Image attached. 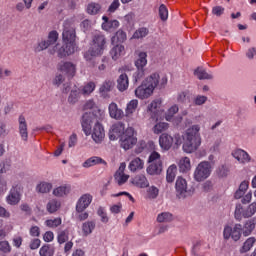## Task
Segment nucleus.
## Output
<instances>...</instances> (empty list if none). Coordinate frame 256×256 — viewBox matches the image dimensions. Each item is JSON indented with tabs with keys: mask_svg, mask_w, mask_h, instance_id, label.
<instances>
[{
	"mask_svg": "<svg viewBox=\"0 0 256 256\" xmlns=\"http://www.w3.org/2000/svg\"><path fill=\"white\" fill-rule=\"evenodd\" d=\"M76 30L77 28L73 22L70 20L64 21L62 32L63 45L60 46L59 44H56L49 50L50 55H55V53H57L60 59L73 55V53H75V41H77Z\"/></svg>",
	"mask_w": 256,
	"mask_h": 256,
	"instance_id": "nucleus-1",
	"label": "nucleus"
},
{
	"mask_svg": "<svg viewBox=\"0 0 256 256\" xmlns=\"http://www.w3.org/2000/svg\"><path fill=\"white\" fill-rule=\"evenodd\" d=\"M167 85L166 76L160 77L159 73H153L135 89V95L138 99H149L153 95L155 89H163Z\"/></svg>",
	"mask_w": 256,
	"mask_h": 256,
	"instance_id": "nucleus-2",
	"label": "nucleus"
},
{
	"mask_svg": "<svg viewBox=\"0 0 256 256\" xmlns=\"http://www.w3.org/2000/svg\"><path fill=\"white\" fill-rule=\"evenodd\" d=\"M105 47H107V38H105V35L101 33L95 34L92 37L89 49L83 54L85 61H93L95 57H101L105 51Z\"/></svg>",
	"mask_w": 256,
	"mask_h": 256,
	"instance_id": "nucleus-3",
	"label": "nucleus"
},
{
	"mask_svg": "<svg viewBox=\"0 0 256 256\" xmlns=\"http://www.w3.org/2000/svg\"><path fill=\"white\" fill-rule=\"evenodd\" d=\"M201 127L199 125H192L186 130V139L183 144L184 153H195L201 147Z\"/></svg>",
	"mask_w": 256,
	"mask_h": 256,
	"instance_id": "nucleus-4",
	"label": "nucleus"
},
{
	"mask_svg": "<svg viewBox=\"0 0 256 256\" xmlns=\"http://www.w3.org/2000/svg\"><path fill=\"white\" fill-rule=\"evenodd\" d=\"M148 163L146 168L148 175H161L163 173V160L159 152L153 151L148 158Z\"/></svg>",
	"mask_w": 256,
	"mask_h": 256,
	"instance_id": "nucleus-5",
	"label": "nucleus"
},
{
	"mask_svg": "<svg viewBox=\"0 0 256 256\" xmlns=\"http://www.w3.org/2000/svg\"><path fill=\"white\" fill-rule=\"evenodd\" d=\"M173 143L176 147H179L183 143V136L180 134H175L174 137L168 133H162L159 137V145L164 151H169L173 147Z\"/></svg>",
	"mask_w": 256,
	"mask_h": 256,
	"instance_id": "nucleus-6",
	"label": "nucleus"
},
{
	"mask_svg": "<svg viewBox=\"0 0 256 256\" xmlns=\"http://www.w3.org/2000/svg\"><path fill=\"white\" fill-rule=\"evenodd\" d=\"M147 66V52L138 53V58L135 61L137 71L133 74L134 83H139L145 77V67Z\"/></svg>",
	"mask_w": 256,
	"mask_h": 256,
	"instance_id": "nucleus-7",
	"label": "nucleus"
},
{
	"mask_svg": "<svg viewBox=\"0 0 256 256\" xmlns=\"http://www.w3.org/2000/svg\"><path fill=\"white\" fill-rule=\"evenodd\" d=\"M136 144L137 137H135V129H133V127H128L120 138V147L125 151H129V149H133V146Z\"/></svg>",
	"mask_w": 256,
	"mask_h": 256,
	"instance_id": "nucleus-8",
	"label": "nucleus"
},
{
	"mask_svg": "<svg viewBox=\"0 0 256 256\" xmlns=\"http://www.w3.org/2000/svg\"><path fill=\"white\" fill-rule=\"evenodd\" d=\"M211 175V163L207 161L200 162L194 171V179L198 183L209 179Z\"/></svg>",
	"mask_w": 256,
	"mask_h": 256,
	"instance_id": "nucleus-9",
	"label": "nucleus"
},
{
	"mask_svg": "<svg viewBox=\"0 0 256 256\" xmlns=\"http://www.w3.org/2000/svg\"><path fill=\"white\" fill-rule=\"evenodd\" d=\"M58 39L59 32H57V30L50 31L46 40H41L38 42V45L34 48L35 53H41V51L49 49L51 45H55L57 43Z\"/></svg>",
	"mask_w": 256,
	"mask_h": 256,
	"instance_id": "nucleus-10",
	"label": "nucleus"
},
{
	"mask_svg": "<svg viewBox=\"0 0 256 256\" xmlns=\"http://www.w3.org/2000/svg\"><path fill=\"white\" fill-rule=\"evenodd\" d=\"M22 193L23 185H21V183L14 184L6 197V203L12 206L19 205Z\"/></svg>",
	"mask_w": 256,
	"mask_h": 256,
	"instance_id": "nucleus-11",
	"label": "nucleus"
},
{
	"mask_svg": "<svg viewBox=\"0 0 256 256\" xmlns=\"http://www.w3.org/2000/svg\"><path fill=\"white\" fill-rule=\"evenodd\" d=\"M241 231H243V226L241 224H235L232 228L231 226H225L223 231L224 239H233V241H239L241 239Z\"/></svg>",
	"mask_w": 256,
	"mask_h": 256,
	"instance_id": "nucleus-12",
	"label": "nucleus"
},
{
	"mask_svg": "<svg viewBox=\"0 0 256 256\" xmlns=\"http://www.w3.org/2000/svg\"><path fill=\"white\" fill-rule=\"evenodd\" d=\"M125 124L122 122H117L112 125L109 131V139L110 141H117V139H121L123 135H125Z\"/></svg>",
	"mask_w": 256,
	"mask_h": 256,
	"instance_id": "nucleus-13",
	"label": "nucleus"
},
{
	"mask_svg": "<svg viewBox=\"0 0 256 256\" xmlns=\"http://www.w3.org/2000/svg\"><path fill=\"white\" fill-rule=\"evenodd\" d=\"M177 197L179 199H185L188 195H191V191L187 190V180L183 177H178L175 184Z\"/></svg>",
	"mask_w": 256,
	"mask_h": 256,
	"instance_id": "nucleus-14",
	"label": "nucleus"
},
{
	"mask_svg": "<svg viewBox=\"0 0 256 256\" xmlns=\"http://www.w3.org/2000/svg\"><path fill=\"white\" fill-rule=\"evenodd\" d=\"M58 71H61V73L67 75L69 79H72V77H75L77 68L75 67V64H73L72 62L61 61L58 64Z\"/></svg>",
	"mask_w": 256,
	"mask_h": 256,
	"instance_id": "nucleus-15",
	"label": "nucleus"
},
{
	"mask_svg": "<svg viewBox=\"0 0 256 256\" xmlns=\"http://www.w3.org/2000/svg\"><path fill=\"white\" fill-rule=\"evenodd\" d=\"M18 132L22 139V141H29V130L27 126V119H25V116L21 114L18 118Z\"/></svg>",
	"mask_w": 256,
	"mask_h": 256,
	"instance_id": "nucleus-16",
	"label": "nucleus"
},
{
	"mask_svg": "<svg viewBox=\"0 0 256 256\" xmlns=\"http://www.w3.org/2000/svg\"><path fill=\"white\" fill-rule=\"evenodd\" d=\"M92 201L93 196L91 194H83L76 204V211H85L91 205Z\"/></svg>",
	"mask_w": 256,
	"mask_h": 256,
	"instance_id": "nucleus-17",
	"label": "nucleus"
},
{
	"mask_svg": "<svg viewBox=\"0 0 256 256\" xmlns=\"http://www.w3.org/2000/svg\"><path fill=\"white\" fill-rule=\"evenodd\" d=\"M108 111L111 119H116L119 121L125 117V112H123V110L120 109L115 102L109 104Z\"/></svg>",
	"mask_w": 256,
	"mask_h": 256,
	"instance_id": "nucleus-18",
	"label": "nucleus"
},
{
	"mask_svg": "<svg viewBox=\"0 0 256 256\" xmlns=\"http://www.w3.org/2000/svg\"><path fill=\"white\" fill-rule=\"evenodd\" d=\"M92 139L93 141H95V143H101V141L105 139V129L103 128V125H101L99 122L94 125L92 131Z\"/></svg>",
	"mask_w": 256,
	"mask_h": 256,
	"instance_id": "nucleus-19",
	"label": "nucleus"
},
{
	"mask_svg": "<svg viewBox=\"0 0 256 256\" xmlns=\"http://www.w3.org/2000/svg\"><path fill=\"white\" fill-rule=\"evenodd\" d=\"M232 157L237 159L239 163L245 164L251 162V156L243 149H237L232 152Z\"/></svg>",
	"mask_w": 256,
	"mask_h": 256,
	"instance_id": "nucleus-20",
	"label": "nucleus"
},
{
	"mask_svg": "<svg viewBox=\"0 0 256 256\" xmlns=\"http://www.w3.org/2000/svg\"><path fill=\"white\" fill-rule=\"evenodd\" d=\"M110 55L113 59V61H117V59H120L125 55V46L121 44H116L111 50Z\"/></svg>",
	"mask_w": 256,
	"mask_h": 256,
	"instance_id": "nucleus-21",
	"label": "nucleus"
},
{
	"mask_svg": "<svg viewBox=\"0 0 256 256\" xmlns=\"http://www.w3.org/2000/svg\"><path fill=\"white\" fill-rule=\"evenodd\" d=\"M132 183L135 185V187H139L140 189L149 187V180H147V177H145L143 174L135 176L132 179Z\"/></svg>",
	"mask_w": 256,
	"mask_h": 256,
	"instance_id": "nucleus-22",
	"label": "nucleus"
},
{
	"mask_svg": "<svg viewBox=\"0 0 256 256\" xmlns=\"http://www.w3.org/2000/svg\"><path fill=\"white\" fill-rule=\"evenodd\" d=\"M91 114L85 113L82 116V130L85 133V135H91Z\"/></svg>",
	"mask_w": 256,
	"mask_h": 256,
	"instance_id": "nucleus-23",
	"label": "nucleus"
},
{
	"mask_svg": "<svg viewBox=\"0 0 256 256\" xmlns=\"http://www.w3.org/2000/svg\"><path fill=\"white\" fill-rule=\"evenodd\" d=\"M107 165V162L103 160V158L99 156H93L88 158L84 163L83 167L89 168V167H94V165Z\"/></svg>",
	"mask_w": 256,
	"mask_h": 256,
	"instance_id": "nucleus-24",
	"label": "nucleus"
},
{
	"mask_svg": "<svg viewBox=\"0 0 256 256\" xmlns=\"http://www.w3.org/2000/svg\"><path fill=\"white\" fill-rule=\"evenodd\" d=\"M129 88V76L127 74H121L117 79V89L121 92L127 91Z\"/></svg>",
	"mask_w": 256,
	"mask_h": 256,
	"instance_id": "nucleus-25",
	"label": "nucleus"
},
{
	"mask_svg": "<svg viewBox=\"0 0 256 256\" xmlns=\"http://www.w3.org/2000/svg\"><path fill=\"white\" fill-rule=\"evenodd\" d=\"M143 167H145V162L139 157L131 160L129 164V169L132 171V173H135V171H141Z\"/></svg>",
	"mask_w": 256,
	"mask_h": 256,
	"instance_id": "nucleus-26",
	"label": "nucleus"
},
{
	"mask_svg": "<svg viewBox=\"0 0 256 256\" xmlns=\"http://www.w3.org/2000/svg\"><path fill=\"white\" fill-rule=\"evenodd\" d=\"M256 220L255 218H252L244 224V227L242 228V233L244 237H249L251 233H253V229H255Z\"/></svg>",
	"mask_w": 256,
	"mask_h": 256,
	"instance_id": "nucleus-27",
	"label": "nucleus"
},
{
	"mask_svg": "<svg viewBox=\"0 0 256 256\" xmlns=\"http://www.w3.org/2000/svg\"><path fill=\"white\" fill-rule=\"evenodd\" d=\"M95 221H86L82 224V232L84 237H89L95 231Z\"/></svg>",
	"mask_w": 256,
	"mask_h": 256,
	"instance_id": "nucleus-28",
	"label": "nucleus"
},
{
	"mask_svg": "<svg viewBox=\"0 0 256 256\" xmlns=\"http://www.w3.org/2000/svg\"><path fill=\"white\" fill-rule=\"evenodd\" d=\"M80 97L81 89H79L77 86H74V88L70 91V95L68 96V103H70V105H75V103L79 101Z\"/></svg>",
	"mask_w": 256,
	"mask_h": 256,
	"instance_id": "nucleus-29",
	"label": "nucleus"
},
{
	"mask_svg": "<svg viewBox=\"0 0 256 256\" xmlns=\"http://www.w3.org/2000/svg\"><path fill=\"white\" fill-rule=\"evenodd\" d=\"M137 107H139V100L137 99H133L131 100L125 109V115L126 117H131V115H133V113H135V111H137Z\"/></svg>",
	"mask_w": 256,
	"mask_h": 256,
	"instance_id": "nucleus-30",
	"label": "nucleus"
},
{
	"mask_svg": "<svg viewBox=\"0 0 256 256\" xmlns=\"http://www.w3.org/2000/svg\"><path fill=\"white\" fill-rule=\"evenodd\" d=\"M112 44L125 43L127 41V33L123 30H118L116 34L111 38Z\"/></svg>",
	"mask_w": 256,
	"mask_h": 256,
	"instance_id": "nucleus-31",
	"label": "nucleus"
},
{
	"mask_svg": "<svg viewBox=\"0 0 256 256\" xmlns=\"http://www.w3.org/2000/svg\"><path fill=\"white\" fill-rule=\"evenodd\" d=\"M175 177H177V165L172 164L168 167L166 172L167 183H173V181H175Z\"/></svg>",
	"mask_w": 256,
	"mask_h": 256,
	"instance_id": "nucleus-32",
	"label": "nucleus"
},
{
	"mask_svg": "<svg viewBox=\"0 0 256 256\" xmlns=\"http://www.w3.org/2000/svg\"><path fill=\"white\" fill-rule=\"evenodd\" d=\"M71 192V186H60L57 187L53 190V195H55V197H65V195H69V193Z\"/></svg>",
	"mask_w": 256,
	"mask_h": 256,
	"instance_id": "nucleus-33",
	"label": "nucleus"
},
{
	"mask_svg": "<svg viewBox=\"0 0 256 256\" xmlns=\"http://www.w3.org/2000/svg\"><path fill=\"white\" fill-rule=\"evenodd\" d=\"M178 165L181 173H187V171H191V159H189V157L182 158Z\"/></svg>",
	"mask_w": 256,
	"mask_h": 256,
	"instance_id": "nucleus-34",
	"label": "nucleus"
},
{
	"mask_svg": "<svg viewBox=\"0 0 256 256\" xmlns=\"http://www.w3.org/2000/svg\"><path fill=\"white\" fill-rule=\"evenodd\" d=\"M40 256H53L55 255V247L50 244H45L40 248L39 251Z\"/></svg>",
	"mask_w": 256,
	"mask_h": 256,
	"instance_id": "nucleus-35",
	"label": "nucleus"
},
{
	"mask_svg": "<svg viewBox=\"0 0 256 256\" xmlns=\"http://www.w3.org/2000/svg\"><path fill=\"white\" fill-rule=\"evenodd\" d=\"M247 189H249V182H247V181L241 182L238 190L234 194V197L236 199H241V197H243V195H245V191H247Z\"/></svg>",
	"mask_w": 256,
	"mask_h": 256,
	"instance_id": "nucleus-36",
	"label": "nucleus"
},
{
	"mask_svg": "<svg viewBox=\"0 0 256 256\" xmlns=\"http://www.w3.org/2000/svg\"><path fill=\"white\" fill-rule=\"evenodd\" d=\"M119 25L118 20H110L109 22L102 23V29L104 31H115V29H118Z\"/></svg>",
	"mask_w": 256,
	"mask_h": 256,
	"instance_id": "nucleus-37",
	"label": "nucleus"
},
{
	"mask_svg": "<svg viewBox=\"0 0 256 256\" xmlns=\"http://www.w3.org/2000/svg\"><path fill=\"white\" fill-rule=\"evenodd\" d=\"M51 189H53V184L49 182H41L36 186L38 193H50Z\"/></svg>",
	"mask_w": 256,
	"mask_h": 256,
	"instance_id": "nucleus-38",
	"label": "nucleus"
},
{
	"mask_svg": "<svg viewBox=\"0 0 256 256\" xmlns=\"http://www.w3.org/2000/svg\"><path fill=\"white\" fill-rule=\"evenodd\" d=\"M173 221V214L170 212H162L157 216L158 223H171Z\"/></svg>",
	"mask_w": 256,
	"mask_h": 256,
	"instance_id": "nucleus-39",
	"label": "nucleus"
},
{
	"mask_svg": "<svg viewBox=\"0 0 256 256\" xmlns=\"http://www.w3.org/2000/svg\"><path fill=\"white\" fill-rule=\"evenodd\" d=\"M177 113H179V106L173 105L172 107H170L165 114L166 121H173V118L175 117V115H177Z\"/></svg>",
	"mask_w": 256,
	"mask_h": 256,
	"instance_id": "nucleus-40",
	"label": "nucleus"
},
{
	"mask_svg": "<svg viewBox=\"0 0 256 256\" xmlns=\"http://www.w3.org/2000/svg\"><path fill=\"white\" fill-rule=\"evenodd\" d=\"M194 75L197 76L198 79L203 80V79H213V75L207 73V71H205V69L203 68H197L194 71Z\"/></svg>",
	"mask_w": 256,
	"mask_h": 256,
	"instance_id": "nucleus-41",
	"label": "nucleus"
},
{
	"mask_svg": "<svg viewBox=\"0 0 256 256\" xmlns=\"http://www.w3.org/2000/svg\"><path fill=\"white\" fill-rule=\"evenodd\" d=\"M99 11H101V4L95 3V2H91L88 4L87 13L89 15H97V13H99Z\"/></svg>",
	"mask_w": 256,
	"mask_h": 256,
	"instance_id": "nucleus-42",
	"label": "nucleus"
},
{
	"mask_svg": "<svg viewBox=\"0 0 256 256\" xmlns=\"http://www.w3.org/2000/svg\"><path fill=\"white\" fill-rule=\"evenodd\" d=\"M255 241V237L248 238L242 246L241 253H247V251H251V248L253 245H255Z\"/></svg>",
	"mask_w": 256,
	"mask_h": 256,
	"instance_id": "nucleus-43",
	"label": "nucleus"
},
{
	"mask_svg": "<svg viewBox=\"0 0 256 256\" xmlns=\"http://www.w3.org/2000/svg\"><path fill=\"white\" fill-rule=\"evenodd\" d=\"M169 129V123L167 122H159L154 126V133L159 135V133H163V131H167Z\"/></svg>",
	"mask_w": 256,
	"mask_h": 256,
	"instance_id": "nucleus-44",
	"label": "nucleus"
},
{
	"mask_svg": "<svg viewBox=\"0 0 256 256\" xmlns=\"http://www.w3.org/2000/svg\"><path fill=\"white\" fill-rule=\"evenodd\" d=\"M57 241L60 245L69 241V230H62L58 233Z\"/></svg>",
	"mask_w": 256,
	"mask_h": 256,
	"instance_id": "nucleus-45",
	"label": "nucleus"
},
{
	"mask_svg": "<svg viewBox=\"0 0 256 256\" xmlns=\"http://www.w3.org/2000/svg\"><path fill=\"white\" fill-rule=\"evenodd\" d=\"M256 212V202H253L248 206V208L243 212V217L245 219H249V217H253Z\"/></svg>",
	"mask_w": 256,
	"mask_h": 256,
	"instance_id": "nucleus-46",
	"label": "nucleus"
},
{
	"mask_svg": "<svg viewBox=\"0 0 256 256\" xmlns=\"http://www.w3.org/2000/svg\"><path fill=\"white\" fill-rule=\"evenodd\" d=\"M147 35H149V29L142 27L134 32L133 39H143V37H147Z\"/></svg>",
	"mask_w": 256,
	"mask_h": 256,
	"instance_id": "nucleus-47",
	"label": "nucleus"
},
{
	"mask_svg": "<svg viewBox=\"0 0 256 256\" xmlns=\"http://www.w3.org/2000/svg\"><path fill=\"white\" fill-rule=\"evenodd\" d=\"M95 91L94 82H88L81 90L82 95H91Z\"/></svg>",
	"mask_w": 256,
	"mask_h": 256,
	"instance_id": "nucleus-48",
	"label": "nucleus"
},
{
	"mask_svg": "<svg viewBox=\"0 0 256 256\" xmlns=\"http://www.w3.org/2000/svg\"><path fill=\"white\" fill-rule=\"evenodd\" d=\"M159 17L161 21H167L169 19V10L165 4H161L159 7Z\"/></svg>",
	"mask_w": 256,
	"mask_h": 256,
	"instance_id": "nucleus-49",
	"label": "nucleus"
},
{
	"mask_svg": "<svg viewBox=\"0 0 256 256\" xmlns=\"http://www.w3.org/2000/svg\"><path fill=\"white\" fill-rule=\"evenodd\" d=\"M216 175L220 178L227 177L229 175V166L227 165H220L216 169Z\"/></svg>",
	"mask_w": 256,
	"mask_h": 256,
	"instance_id": "nucleus-50",
	"label": "nucleus"
},
{
	"mask_svg": "<svg viewBox=\"0 0 256 256\" xmlns=\"http://www.w3.org/2000/svg\"><path fill=\"white\" fill-rule=\"evenodd\" d=\"M114 180L119 186L125 185L129 181V175L126 174H114Z\"/></svg>",
	"mask_w": 256,
	"mask_h": 256,
	"instance_id": "nucleus-51",
	"label": "nucleus"
},
{
	"mask_svg": "<svg viewBox=\"0 0 256 256\" xmlns=\"http://www.w3.org/2000/svg\"><path fill=\"white\" fill-rule=\"evenodd\" d=\"M147 197L148 199H157L159 197V188L155 186H151L147 189Z\"/></svg>",
	"mask_w": 256,
	"mask_h": 256,
	"instance_id": "nucleus-52",
	"label": "nucleus"
},
{
	"mask_svg": "<svg viewBox=\"0 0 256 256\" xmlns=\"http://www.w3.org/2000/svg\"><path fill=\"white\" fill-rule=\"evenodd\" d=\"M113 89V81L111 80H106L100 87V93H109Z\"/></svg>",
	"mask_w": 256,
	"mask_h": 256,
	"instance_id": "nucleus-53",
	"label": "nucleus"
},
{
	"mask_svg": "<svg viewBox=\"0 0 256 256\" xmlns=\"http://www.w3.org/2000/svg\"><path fill=\"white\" fill-rule=\"evenodd\" d=\"M97 215H99L102 223H109V216H107L105 208L99 207L97 210Z\"/></svg>",
	"mask_w": 256,
	"mask_h": 256,
	"instance_id": "nucleus-54",
	"label": "nucleus"
},
{
	"mask_svg": "<svg viewBox=\"0 0 256 256\" xmlns=\"http://www.w3.org/2000/svg\"><path fill=\"white\" fill-rule=\"evenodd\" d=\"M45 223L47 227H50L51 229H55L56 227H59V225H61L62 220L61 218H55V219L46 220Z\"/></svg>",
	"mask_w": 256,
	"mask_h": 256,
	"instance_id": "nucleus-55",
	"label": "nucleus"
},
{
	"mask_svg": "<svg viewBox=\"0 0 256 256\" xmlns=\"http://www.w3.org/2000/svg\"><path fill=\"white\" fill-rule=\"evenodd\" d=\"M60 206L61 204H59L57 200H51L47 204V211H49V213H55V211H57V209H59Z\"/></svg>",
	"mask_w": 256,
	"mask_h": 256,
	"instance_id": "nucleus-56",
	"label": "nucleus"
},
{
	"mask_svg": "<svg viewBox=\"0 0 256 256\" xmlns=\"http://www.w3.org/2000/svg\"><path fill=\"white\" fill-rule=\"evenodd\" d=\"M243 213H245V211H243V206H241V204H237L234 212L235 219H237V221H241V219H243Z\"/></svg>",
	"mask_w": 256,
	"mask_h": 256,
	"instance_id": "nucleus-57",
	"label": "nucleus"
},
{
	"mask_svg": "<svg viewBox=\"0 0 256 256\" xmlns=\"http://www.w3.org/2000/svg\"><path fill=\"white\" fill-rule=\"evenodd\" d=\"M161 105V101L159 100H153L149 105H148V111L151 113H157V109H159V106Z\"/></svg>",
	"mask_w": 256,
	"mask_h": 256,
	"instance_id": "nucleus-58",
	"label": "nucleus"
},
{
	"mask_svg": "<svg viewBox=\"0 0 256 256\" xmlns=\"http://www.w3.org/2000/svg\"><path fill=\"white\" fill-rule=\"evenodd\" d=\"M76 217L78 221H86V219H89V213L85 212V210H76Z\"/></svg>",
	"mask_w": 256,
	"mask_h": 256,
	"instance_id": "nucleus-59",
	"label": "nucleus"
},
{
	"mask_svg": "<svg viewBox=\"0 0 256 256\" xmlns=\"http://www.w3.org/2000/svg\"><path fill=\"white\" fill-rule=\"evenodd\" d=\"M0 251H2V253H11V245H9L8 241L0 242Z\"/></svg>",
	"mask_w": 256,
	"mask_h": 256,
	"instance_id": "nucleus-60",
	"label": "nucleus"
},
{
	"mask_svg": "<svg viewBox=\"0 0 256 256\" xmlns=\"http://www.w3.org/2000/svg\"><path fill=\"white\" fill-rule=\"evenodd\" d=\"M119 7H121V3L119 2V0H113L108 8V13H115V11L119 9Z\"/></svg>",
	"mask_w": 256,
	"mask_h": 256,
	"instance_id": "nucleus-61",
	"label": "nucleus"
},
{
	"mask_svg": "<svg viewBox=\"0 0 256 256\" xmlns=\"http://www.w3.org/2000/svg\"><path fill=\"white\" fill-rule=\"evenodd\" d=\"M225 13V8L222 6H215L212 8V14L216 15V17H221Z\"/></svg>",
	"mask_w": 256,
	"mask_h": 256,
	"instance_id": "nucleus-62",
	"label": "nucleus"
},
{
	"mask_svg": "<svg viewBox=\"0 0 256 256\" xmlns=\"http://www.w3.org/2000/svg\"><path fill=\"white\" fill-rule=\"evenodd\" d=\"M53 239H55V234L52 231H47L44 233L43 240L45 241V243H51Z\"/></svg>",
	"mask_w": 256,
	"mask_h": 256,
	"instance_id": "nucleus-63",
	"label": "nucleus"
},
{
	"mask_svg": "<svg viewBox=\"0 0 256 256\" xmlns=\"http://www.w3.org/2000/svg\"><path fill=\"white\" fill-rule=\"evenodd\" d=\"M7 191V180L0 175V195H3Z\"/></svg>",
	"mask_w": 256,
	"mask_h": 256,
	"instance_id": "nucleus-64",
	"label": "nucleus"
}]
</instances>
